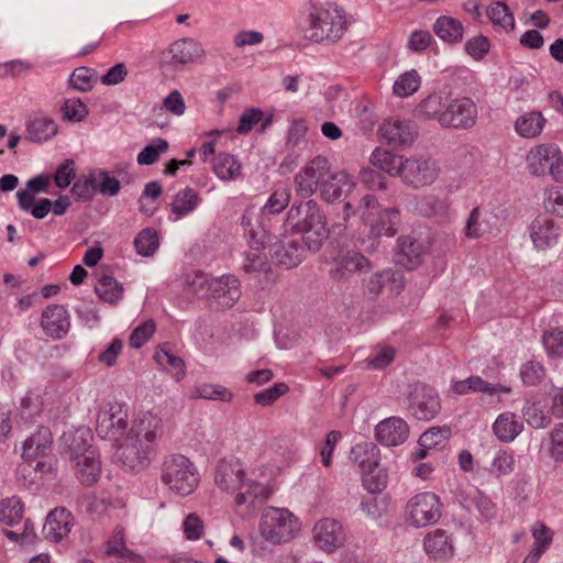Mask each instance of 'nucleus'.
<instances>
[{"label": "nucleus", "instance_id": "nucleus-38", "mask_svg": "<svg viewBox=\"0 0 563 563\" xmlns=\"http://www.w3.org/2000/svg\"><path fill=\"white\" fill-rule=\"evenodd\" d=\"M404 156L396 155L385 148L377 147L371 156V163L382 169L383 172L391 175L399 176L402 172V166L405 163Z\"/></svg>", "mask_w": 563, "mask_h": 563}, {"label": "nucleus", "instance_id": "nucleus-4", "mask_svg": "<svg viewBox=\"0 0 563 563\" xmlns=\"http://www.w3.org/2000/svg\"><path fill=\"white\" fill-rule=\"evenodd\" d=\"M360 213L364 224L369 228L372 236H394L400 224V212L398 208H380L377 199L373 195H365L355 210L351 201L344 205V220L351 216Z\"/></svg>", "mask_w": 563, "mask_h": 563}, {"label": "nucleus", "instance_id": "nucleus-50", "mask_svg": "<svg viewBox=\"0 0 563 563\" xmlns=\"http://www.w3.org/2000/svg\"><path fill=\"white\" fill-rule=\"evenodd\" d=\"M545 375L544 366L537 361H529L520 368V376L525 385L536 386L544 379Z\"/></svg>", "mask_w": 563, "mask_h": 563}, {"label": "nucleus", "instance_id": "nucleus-46", "mask_svg": "<svg viewBox=\"0 0 563 563\" xmlns=\"http://www.w3.org/2000/svg\"><path fill=\"white\" fill-rule=\"evenodd\" d=\"M134 246L137 254L152 256L159 246V238L156 230L145 228L134 239Z\"/></svg>", "mask_w": 563, "mask_h": 563}, {"label": "nucleus", "instance_id": "nucleus-22", "mask_svg": "<svg viewBox=\"0 0 563 563\" xmlns=\"http://www.w3.org/2000/svg\"><path fill=\"white\" fill-rule=\"evenodd\" d=\"M41 327L53 339H62L69 330L67 310L60 305H51L42 313Z\"/></svg>", "mask_w": 563, "mask_h": 563}, {"label": "nucleus", "instance_id": "nucleus-30", "mask_svg": "<svg viewBox=\"0 0 563 563\" xmlns=\"http://www.w3.org/2000/svg\"><path fill=\"white\" fill-rule=\"evenodd\" d=\"M53 442L52 432L46 427H40L35 433L27 438L23 443L22 456L26 461H34L45 456L51 450Z\"/></svg>", "mask_w": 563, "mask_h": 563}, {"label": "nucleus", "instance_id": "nucleus-58", "mask_svg": "<svg viewBox=\"0 0 563 563\" xmlns=\"http://www.w3.org/2000/svg\"><path fill=\"white\" fill-rule=\"evenodd\" d=\"M434 42L435 41L429 31L416 30L409 35L407 47L411 52L422 53L427 51Z\"/></svg>", "mask_w": 563, "mask_h": 563}, {"label": "nucleus", "instance_id": "nucleus-33", "mask_svg": "<svg viewBox=\"0 0 563 563\" xmlns=\"http://www.w3.org/2000/svg\"><path fill=\"white\" fill-rule=\"evenodd\" d=\"M432 30L446 44L454 45L463 41V23L451 15L439 16L433 23Z\"/></svg>", "mask_w": 563, "mask_h": 563}, {"label": "nucleus", "instance_id": "nucleus-32", "mask_svg": "<svg viewBox=\"0 0 563 563\" xmlns=\"http://www.w3.org/2000/svg\"><path fill=\"white\" fill-rule=\"evenodd\" d=\"M423 547L427 554L434 560H445L453 555V544L451 538L443 529H435L429 532L423 540Z\"/></svg>", "mask_w": 563, "mask_h": 563}, {"label": "nucleus", "instance_id": "nucleus-29", "mask_svg": "<svg viewBox=\"0 0 563 563\" xmlns=\"http://www.w3.org/2000/svg\"><path fill=\"white\" fill-rule=\"evenodd\" d=\"M200 54L201 48L196 41L181 38L170 44L168 51L163 55L166 63L176 66L191 63Z\"/></svg>", "mask_w": 563, "mask_h": 563}, {"label": "nucleus", "instance_id": "nucleus-24", "mask_svg": "<svg viewBox=\"0 0 563 563\" xmlns=\"http://www.w3.org/2000/svg\"><path fill=\"white\" fill-rule=\"evenodd\" d=\"M74 526V518L65 508H55L46 517L43 534L51 541L58 542L68 536Z\"/></svg>", "mask_w": 563, "mask_h": 563}, {"label": "nucleus", "instance_id": "nucleus-43", "mask_svg": "<svg viewBox=\"0 0 563 563\" xmlns=\"http://www.w3.org/2000/svg\"><path fill=\"white\" fill-rule=\"evenodd\" d=\"M420 86V75L417 70L411 69L397 77L393 86V92L399 98H407L418 91Z\"/></svg>", "mask_w": 563, "mask_h": 563}, {"label": "nucleus", "instance_id": "nucleus-54", "mask_svg": "<svg viewBox=\"0 0 563 563\" xmlns=\"http://www.w3.org/2000/svg\"><path fill=\"white\" fill-rule=\"evenodd\" d=\"M156 324L153 320H147L136 327L130 335V345L135 349L142 347L154 334Z\"/></svg>", "mask_w": 563, "mask_h": 563}, {"label": "nucleus", "instance_id": "nucleus-6", "mask_svg": "<svg viewBox=\"0 0 563 563\" xmlns=\"http://www.w3.org/2000/svg\"><path fill=\"white\" fill-rule=\"evenodd\" d=\"M307 23L305 37L316 43H335L347 30L345 12L335 4L313 7Z\"/></svg>", "mask_w": 563, "mask_h": 563}, {"label": "nucleus", "instance_id": "nucleus-9", "mask_svg": "<svg viewBox=\"0 0 563 563\" xmlns=\"http://www.w3.org/2000/svg\"><path fill=\"white\" fill-rule=\"evenodd\" d=\"M86 434L88 433L85 431H77L69 444V450L75 462L76 477L82 485L90 487L100 478L101 462L96 450L86 442Z\"/></svg>", "mask_w": 563, "mask_h": 563}, {"label": "nucleus", "instance_id": "nucleus-35", "mask_svg": "<svg viewBox=\"0 0 563 563\" xmlns=\"http://www.w3.org/2000/svg\"><path fill=\"white\" fill-rule=\"evenodd\" d=\"M251 231L250 232V247L251 250L245 254V262L243 269L246 273L262 272L266 269L267 261L265 254L262 252L265 247V234Z\"/></svg>", "mask_w": 563, "mask_h": 563}, {"label": "nucleus", "instance_id": "nucleus-40", "mask_svg": "<svg viewBox=\"0 0 563 563\" xmlns=\"http://www.w3.org/2000/svg\"><path fill=\"white\" fill-rule=\"evenodd\" d=\"M154 358L158 365L169 372L176 380H181L185 375V363L184 361L174 355L167 345L158 347L154 354Z\"/></svg>", "mask_w": 563, "mask_h": 563}, {"label": "nucleus", "instance_id": "nucleus-16", "mask_svg": "<svg viewBox=\"0 0 563 563\" xmlns=\"http://www.w3.org/2000/svg\"><path fill=\"white\" fill-rule=\"evenodd\" d=\"M560 147L553 143L538 144L531 147L526 156L528 172L537 177L551 175L556 159L559 158Z\"/></svg>", "mask_w": 563, "mask_h": 563}, {"label": "nucleus", "instance_id": "nucleus-64", "mask_svg": "<svg viewBox=\"0 0 563 563\" xmlns=\"http://www.w3.org/2000/svg\"><path fill=\"white\" fill-rule=\"evenodd\" d=\"M550 455L556 462H563V423L554 427L550 434Z\"/></svg>", "mask_w": 563, "mask_h": 563}, {"label": "nucleus", "instance_id": "nucleus-26", "mask_svg": "<svg viewBox=\"0 0 563 563\" xmlns=\"http://www.w3.org/2000/svg\"><path fill=\"white\" fill-rule=\"evenodd\" d=\"M355 187V183L350 175L343 170L328 174L321 181L320 195L328 202L338 200L342 195H349Z\"/></svg>", "mask_w": 563, "mask_h": 563}, {"label": "nucleus", "instance_id": "nucleus-52", "mask_svg": "<svg viewBox=\"0 0 563 563\" xmlns=\"http://www.w3.org/2000/svg\"><path fill=\"white\" fill-rule=\"evenodd\" d=\"M534 539L532 551L543 554L553 540V532L543 522H537L531 529Z\"/></svg>", "mask_w": 563, "mask_h": 563}, {"label": "nucleus", "instance_id": "nucleus-10", "mask_svg": "<svg viewBox=\"0 0 563 563\" xmlns=\"http://www.w3.org/2000/svg\"><path fill=\"white\" fill-rule=\"evenodd\" d=\"M443 512V503L433 492H420L410 497L404 509L406 522L415 528L437 523Z\"/></svg>", "mask_w": 563, "mask_h": 563}, {"label": "nucleus", "instance_id": "nucleus-63", "mask_svg": "<svg viewBox=\"0 0 563 563\" xmlns=\"http://www.w3.org/2000/svg\"><path fill=\"white\" fill-rule=\"evenodd\" d=\"M64 117L73 121H81L87 115V107L79 99H67L62 108Z\"/></svg>", "mask_w": 563, "mask_h": 563}, {"label": "nucleus", "instance_id": "nucleus-11", "mask_svg": "<svg viewBox=\"0 0 563 563\" xmlns=\"http://www.w3.org/2000/svg\"><path fill=\"white\" fill-rule=\"evenodd\" d=\"M128 427L129 413L123 404L109 402L98 412L96 432L104 440L121 442L129 433Z\"/></svg>", "mask_w": 563, "mask_h": 563}, {"label": "nucleus", "instance_id": "nucleus-23", "mask_svg": "<svg viewBox=\"0 0 563 563\" xmlns=\"http://www.w3.org/2000/svg\"><path fill=\"white\" fill-rule=\"evenodd\" d=\"M530 236L538 250H547L556 244L560 236V228L553 219L547 216H538L531 223Z\"/></svg>", "mask_w": 563, "mask_h": 563}, {"label": "nucleus", "instance_id": "nucleus-49", "mask_svg": "<svg viewBox=\"0 0 563 563\" xmlns=\"http://www.w3.org/2000/svg\"><path fill=\"white\" fill-rule=\"evenodd\" d=\"M451 437L450 427H432L419 438V445L424 448L443 446Z\"/></svg>", "mask_w": 563, "mask_h": 563}, {"label": "nucleus", "instance_id": "nucleus-61", "mask_svg": "<svg viewBox=\"0 0 563 563\" xmlns=\"http://www.w3.org/2000/svg\"><path fill=\"white\" fill-rule=\"evenodd\" d=\"M183 530L188 540H199L203 536L205 525L198 515L189 514L183 522Z\"/></svg>", "mask_w": 563, "mask_h": 563}, {"label": "nucleus", "instance_id": "nucleus-60", "mask_svg": "<svg viewBox=\"0 0 563 563\" xmlns=\"http://www.w3.org/2000/svg\"><path fill=\"white\" fill-rule=\"evenodd\" d=\"M544 207L551 213L563 217V186H552L547 190Z\"/></svg>", "mask_w": 563, "mask_h": 563}, {"label": "nucleus", "instance_id": "nucleus-47", "mask_svg": "<svg viewBox=\"0 0 563 563\" xmlns=\"http://www.w3.org/2000/svg\"><path fill=\"white\" fill-rule=\"evenodd\" d=\"M542 343L550 358H563V328H550L543 332Z\"/></svg>", "mask_w": 563, "mask_h": 563}, {"label": "nucleus", "instance_id": "nucleus-8", "mask_svg": "<svg viewBox=\"0 0 563 563\" xmlns=\"http://www.w3.org/2000/svg\"><path fill=\"white\" fill-rule=\"evenodd\" d=\"M301 523L287 508L267 507L260 520V533L273 544L286 543L300 531Z\"/></svg>", "mask_w": 563, "mask_h": 563}, {"label": "nucleus", "instance_id": "nucleus-42", "mask_svg": "<svg viewBox=\"0 0 563 563\" xmlns=\"http://www.w3.org/2000/svg\"><path fill=\"white\" fill-rule=\"evenodd\" d=\"M487 16L494 27L499 31H511L515 27V18L504 2H494L487 8Z\"/></svg>", "mask_w": 563, "mask_h": 563}, {"label": "nucleus", "instance_id": "nucleus-59", "mask_svg": "<svg viewBox=\"0 0 563 563\" xmlns=\"http://www.w3.org/2000/svg\"><path fill=\"white\" fill-rule=\"evenodd\" d=\"M515 455L510 450H500L493 461V470L498 476L508 475L515 470Z\"/></svg>", "mask_w": 563, "mask_h": 563}, {"label": "nucleus", "instance_id": "nucleus-36", "mask_svg": "<svg viewBox=\"0 0 563 563\" xmlns=\"http://www.w3.org/2000/svg\"><path fill=\"white\" fill-rule=\"evenodd\" d=\"M547 124V119L540 111H529L517 118L515 131L522 137L534 139L539 136Z\"/></svg>", "mask_w": 563, "mask_h": 563}, {"label": "nucleus", "instance_id": "nucleus-39", "mask_svg": "<svg viewBox=\"0 0 563 563\" xmlns=\"http://www.w3.org/2000/svg\"><path fill=\"white\" fill-rule=\"evenodd\" d=\"M200 202V197L192 188H185L179 190L172 203V212L175 214V220L181 219L192 212Z\"/></svg>", "mask_w": 563, "mask_h": 563}, {"label": "nucleus", "instance_id": "nucleus-21", "mask_svg": "<svg viewBox=\"0 0 563 563\" xmlns=\"http://www.w3.org/2000/svg\"><path fill=\"white\" fill-rule=\"evenodd\" d=\"M102 558H117L124 562L144 563V559L140 554L128 549L125 531L121 526H117L103 543Z\"/></svg>", "mask_w": 563, "mask_h": 563}, {"label": "nucleus", "instance_id": "nucleus-12", "mask_svg": "<svg viewBox=\"0 0 563 563\" xmlns=\"http://www.w3.org/2000/svg\"><path fill=\"white\" fill-rule=\"evenodd\" d=\"M353 453L356 459L361 453L366 455V459L360 461L364 488L371 494L383 492L387 487L388 475L386 470L378 464L377 448L372 443L358 444Z\"/></svg>", "mask_w": 563, "mask_h": 563}, {"label": "nucleus", "instance_id": "nucleus-56", "mask_svg": "<svg viewBox=\"0 0 563 563\" xmlns=\"http://www.w3.org/2000/svg\"><path fill=\"white\" fill-rule=\"evenodd\" d=\"M196 397L202 399L221 400L229 402L232 400V393L220 385H203L196 390Z\"/></svg>", "mask_w": 563, "mask_h": 563}, {"label": "nucleus", "instance_id": "nucleus-7", "mask_svg": "<svg viewBox=\"0 0 563 563\" xmlns=\"http://www.w3.org/2000/svg\"><path fill=\"white\" fill-rule=\"evenodd\" d=\"M161 482L177 496L187 497L200 484V474L192 461L183 454H172L162 463Z\"/></svg>", "mask_w": 563, "mask_h": 563}, {"label": "nucleus", "instance_id": "nucleus-41", "mask_svg": "<svg viewBox=\"0 0 563 563\" xmlns=\"http://www.w3.org/2000/svg\"><path fill=\"white\" fill-rule=\"evenodd\" d=\"M213 172L223 180H233L241 175V164L228 153H220L213 159Z\"/></svg>", "mask_w": 563, "mask_h": 563}, {"label": "nucleus", "instance_id": "nucleus-13", "mask_svg": "<svg viewBox=\"0 0 563 563\" xmlns=\"http://www.w3.org/2000/svg\"><path fill=\"white\" fill-rule=\"evenodd\" d=\"M330 173L329 161L323 156L313 157L295 177L298 195L310 197Z\"/></svg>", "mask_w": 563, "mask_h": 563}, {"label": "nucleus", "instance_id": "nucleus-27", "mask_svg": "<svg viewBox=\"0 0 563 563\" xmlns=\"http://www.w3.org/2000/svg\"><path fill=\"white\" fill-rule=\"evenodd\" d=\"M396 262L407 269L418 267L422 262L424 247L421 242L411 236H400L397 240Z\"/></svg>", "mask_w": 563, "mask_h": 563}, {"label": "nucleus", "instance_id": "nucleus-48", "mask_svg": "<svg viewBox=\"0 0 563 563\" xmlns=\"http://www.w3.org/2000/svg\"><path fill=\"white\" fill-rule=\"evenodd\" d=\"M95 289L99 298L109 303L118 302L123 292L122 287L111 276H102Z\"/></svg>", "mask_w": 563, "mask_h": 563}, {"label": "nucleus", "instance_id": "nucleus-25", "mask_svg": "<svg viewBox=\"0 0 563 563\" xmlns=\"http://www.w3.org/2000/svg\"><path fill=\"white\" fill-rule=\"evenodd\" d=\"M405 287L404 275L393 269H386L373 274L366 282V288L372 295H380L387 290L391 295H398Z\"/></svg>", "mask_w": 563, "mask_h": 563}, {"label": "nucleus", "instance_id": "nucleus-17", "mask_svg": "<svg viewBox=\"0 0 563 563\" xmlns=\"http://www.w3.org/2000/svg\"><path fill=\"white\" fill-rule=\"evenodd\" d=\"M312 536L316 544L328 553L334 552L345 541L341 522L331 518H322L317 521L312 529Z\"/></svg>", "mask_w": 563, "mask_h": 563}, {"label": "nucleus", "instance_id": "nucleus-28", "mask_svg": "<svg viewBox=\"0 0 563 563\" xmlns=\"http://www.w3.org/2000/svg\"><path fill=\"white\" fill-rule=\"evenodd\" d=\"M379 132L388 144L395 146L410 145L415 139V131L410 123L399 119L386 120L380 126Z\"/></svg>", "mask_w": 563, "mask_h": 563}, {"label": "nucleus", "instance_id": "nucleus-1", "mask_svg": "<svg viewBox=\"0 0 563 563\" xmlns=\"http://www.w3.org/2000/svg\"><path fill=\"white\" fill-rule=\"evenodd\" d=\"M163 430V421L151 411L135 419L126 437L119 442L115 459L132 472L145 470L155 452V442Z\"/></svg>", "mask_w": 563, "mask_h": 563}, {"label": "nucleus", "instance_id": "nucleus-37", "mask_svg": "<svg viewBox=\"0 0 563 563\" xmlns=\"http://www.w3.org/2000/svg\"><path fill=\"white\" fill-rule=\"evenodd\" d=\"M265 454L273 461L277 470H282L296 460L297 451L288 440L275 439L266 448Z\"/></svg>", "mask_w": 563, "mask_h": 563}, {"label": "nucleus", "instance_id": "nucleus-5", "mask_svg": "<svg viewBox=\"0 0 563 563\" xmlns=\"http://www.w3.org/2000/svg\"><path fill=\"white\" fill-rule=\"evenodd\" d=\"M287 223L292 230L302 234L303 242L312 251H318L329 235L325 216L313 200L291 207Z\"/></svg>", "mask_w": 563, "mask_h": 563}, {"label": "nucleus", "instance_id": "nucleus-51", "mask_svg": "<svg viewBox=\"0 0 563 563\" xmlns=\"http://www.w3.org/2000/svg\"><path fill=\"white\" fill-rule=\"evenodd\" d=\"M210 282L211 278L201 272H194L188 274L186 278V291L194 296L208 298V287Z\"/></svg>", "mask_w": 563, "mask_h": 563}, {"label": "nucleus", "instance_id": "nucleus-53", "mask_svg": "<svg viewBox=\"0 0 563 563\" xmlns=\"http://www.w3.org/2000/svg\"><path fill=\"white\" fill-rule=\"evenodd\" d=\"M168 150V143L166 140L156 139L151 144L145 146L143 151L137 155V163L141 165L154 164L161 154Z\"/></svg>", "mask_w": 563, "mask_h": 563}, {"label": "nucleus", "instance_id": "nucleus-20", "mask_svg": "<svg viewBox=\"0 0 563 563\" xmlns=\"http://www.w3.org/2000/svg\"><path fill=\"white\" fill-rule=\"evenodd\" d=\"M409 435L408 423L399 417H390L380 421L375 428L376 440L385 446L402 444Z\"/></svg>", "mask_w": 563, "mask_h": 563}, {"label": "nucleus", "instance_id": "nucleus-2", "mask_svg": "<svg viewBox=\"0 0 563 563\" xmlns=\"http://www.w3.org/2000/svg\"><path fill=\"white\" fill-rule=\"evenodd\" d=\"M214 484L230 495L236 506L254 507L265 503L272 494L269 486L250 476L244 463L234 456L218 462Z\"/></svg>", "mask_w": 563, "mask_h": 563}, {"label": "nucleus", "instance_id": "nucleus-55", "mask_svg": "<svg viewBox=\"0 0 563 563\" xmlns=\"http://www.w3.org/2000/svg\"><path fill=\"white\" fill-rule=\"evenodd\" d=\"M289 390L287 384L276 383L273 387H269L261 393L254 395V401L263 407L274 404L279 397L287 394Z\"/></svg>", "mask_w": 563, "mask_h": 563}, {"label": "nucleus", "instance_id": "nucleus-14", "mask_svg": "<svg viewBox=\"0 0 563 563\" xmlns=\"http://www.w3.org/2000/svg\"><path fill=\"white\" fill-rule=\"evenodd\" d=\"M372 268L371 261L356 251L340 252L333 258L329 276L335 282H345L356 273H366Z\"/></svg>", "mask_w": 563, "mask_h": 563}, {"label": "nucleus", "instance_id": "nucleus-45", "mask_svg": "<svg viewBox=\"0 0 563 563\" xmlns=\"http://www.w3.org/2000/svg\"><path fill=\"white\" fill-rule=\"evenodd\" d=\"M23 504L18 497L3 499L0 503V522L5 526L18 525L23 517Z\"/></svg>", "mask_w": 563, "mask_h": 563}, {"label": "nucleus", "instance_id": "nucleus-19", "mask_svg": "<svg viewBox=\"0 0 563 563\" xmlns=\"http://www.w3.org/2000/svg\"><path fill=\"white\" fill-rule=\"evenodd\" d=\"M209 296L220 308H231L241 297L240 282L234 275L211 278Z\"/></svg>", "mask_w": 563, "mask_h": 563}, {"label": "nucleus", "instance_id": "nucleus-62", "mask_svg": "<svg viewBox=\"0 0 563 563\" xmlns=\"http://www.w3.org/2000/svg\"><path fill=\"white\" fill-rule=\"evenodd\" d=\"M527 422L533 428H545L551 422V417L540 409L537 404H532L525 411Z\"/></svg>", "mask_w": 563, "mask_h": 563}, {"label": "nucleus", "instance_id": "nucleus-15", "mask_svg": "<svg viewBox=\"0 0 563 563\" xmlns=\"http://www.w3.org/2000/svg\"><path fill=\"white\" fill-rule=\"evenodd\" d=\"M439 169L435 163L427 158H406L401 179L415 188L431 185L438 177Z\"/></svg>", "mask_w": 563, "mask_h": 563}, {"label": "nucleus", "instance_id": "nucleus-44", "mask_svg": "<svg viewBox=\"0 0 563 563\" xmlns=\"http://www.w3.org/2000/svg\"><path fill=\"white\" fill-rule=\"evenodd\" d=\"M56 131L55 122L47 118H35L27 125V136L34 142L47 141Z\"/></svg>", "mask_w": 563, "mask_h": 563}, {"label": "nucleus", "instance_id": "nucleus-31", "mask_svg": "<svg viewBox=\"0 0 563 563\" xmlns=\"http://www.w3.org/2000/svg\"><path fill=\"white\" fill-rule=\"evenodd\" d=\"M523 430V421L515 412L500 413L493 423V432L504 443L512 442Z\"/></svg>", "mask_w": 563, "mask_h": 563}, {"label": "nucleus", "instance_id": "nucleus-18", "mask_svg": "<svg viewBox=\"0 0 563 563\" xmlns=\"http://www.w3.org/2000/svg\"><path fill=\"white\" fill-rule=\"evenodd\" d=\"M440 409V399L433 388L426 385L415 386L410 395V410L417 419L431 420Z\"/></svg>", "mask_w": 563, "mask_h": 563}, {"label": "nucleus", "instance_id": "nucleus-57", "mask_svg": "<svg viewBox=\"0 0 563 563\" xmlns=\"http://www.w3.org/2000/svg\"><path fill=\"white\" fill-rule=\"evenodd\" d=\"M92 181H95L96 189L103 195L114 196L120 190L119 180L106 172L93 173Z\"/></svg>", "mask_w": 563, "mask_h": 563}, {"label": "nucleus", "instance_id": "nucleus-3", "mask_svg": "<svg viewBox=\"0 0 563 563\" xmlns=\"http://www.w3.org/2000/svg\"><path fill=\"white\" fill-rule=\"evenodd\" d=\"M417 111L424 119L437 120L442 128L470 129L477 118V107L471 98H453L444 91L430 93Z\"/></svg>", "mask_w": 563, "mask_h": 563}, {"label": "nucleus", "instance_id": "nucleus-34", "mask_svg": "<svg viewBox=\"0 0 563 563\" xmlns=\"http://www.w3.org/2000/svg\"><path fill=\"white\" fill-rule=\"evenodd\" d=\"M271 251L277 264L288 269L296 267L303 257V249L298 241L288 240L276 243Z\"/></svg>", "mask_w": 563, "mask_h": 563}]
</instances>
